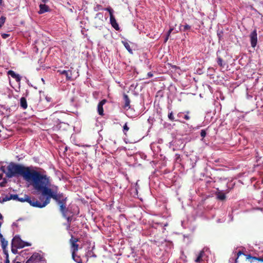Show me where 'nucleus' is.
Instances as JSON below:
<instances>
[{
    "label": "nucleus",
    "instance_id": "obj_1",
    "mask_svg": "<svg viewBox=\"0 0 263 263\" xmlns=\"http://www.w3.org/2000/svg\"><path fill=\"white\" fill-rule=\"evenodd\" d=\"M34 189L38 192H41L42 195L45 196L44 201L41 200V208H44L48 205L51 199H53L59 205L60 211L64 217L68 213L74 214L76 212H72L70 210V207H66L67 197L63 193L59 192V187L55 185H51L50 177L43 174L39 182L35 186Z\"/></svg>",
    "mask_w": 263,
    "mask_h": 263
},
{
    "label": "nucleus",
    "instance_id": "obj_2",
    "mask_svg": "<svg viewBox=\"0 0 263 263\" xmlns=\"http://www.w3.org/2000/svg\"><path fill=\"white\" fill-rule=\"evenodd\" d=\"M43 175V174L38 171L31 170L29 167H26L14 162H10L7 166L6 177L7 178H11L13 177L22 176L27 181H32L34 189Z\"/></svg>",
    "mask_w": 263,
    "mask_h": 263
},
{
    "label": "nucleus",
    "instance_id": "obj_3",
    "mask_svg": "<svg viewBox=\"0 0 263 263\" xmlns=\"http://www.w3.org/2000/svg\"><path fill=\"white\" fill-rule=\"evenodd\" d=\"M18 201L21 202L26 201L29 203L30 205L33 207L41 208V201H38L34 198L31 199L29 196L27 195H25L24 197L20 198L18 197Z\"/></svg>",
    "mask_w": 263,
    "mask_h": 263
},
{
    "label": "nucleus",
    "instance_id": "obj_4",
    "mask_svg": "<svg viewBox=\"0 0 263 263\" xmlns=\"http://www.w3.org/2000/svg\"><path fill=\"white\" fill-rule=\"evenodd\" d=\"M79 241L78 238H74L72 235L71 238L70 239V242L71 243V250L72 251V258L74 259L75 253L78 251L79 248V245L77 243V242Z\"/></svg>",
    "mask_w": 263,
    "mask_h": 263
},
{
    "label": "nucleus",
    "instance_id": "obj_5",
    "mask_svg": "<svg viewBox=\"0 0 263 263\" xmlns=\"http://www.w3.org/2000/svg\"><path fill=\"white\" fill-rule=\"evenodd\" d=\"M12 244L17 248H22L25 246H29L30 245L27 242L23 241L19 236H15L12 240Z\"/></svg>",
    "mask_w": 263,
    "mask_h": 263
},
{
    "label": "nucleus",
    "instance_id": "obj_6",
    "mask_svg": "<svg viewBox=\"0 0 263 263\" xmlns=\"http://www.w3.org/2000/svg\"><path fill=\"white\" fill-rule=\"evenodd\" d=\"M190 112L189 111H186L185 112H180L177 115V117L178 118L176 119V121H178L179 122L184 123L185 122L183 120L184 119L185 120H189L190 119V117L189 116Z\"/></svg>",
    "mask_w": 263,
    "mask_h": 263
},
{
    "label": "nucleus",
    "instance_id": "obj_7",
    "mask_svg": "<svg viewBox=\"0 0 263 263\" xmlns=\"http://www.w3.org/2000/svg\"><path fill=\"white\" fill-rule=\"evenodd\" d=\"M42 257L38 253H34L26 263H40Z\"/></svg>",
    "mask_w": 263,
    "mask_h": 263
},
{
    "label": "nucleus",
    "instance_id": "obj_8",
    "mask_svg": "<svg viewBox=\"0 0 263 263\" xmlns=\"http://www.w3.org/2000/svg\"><path fill=\"white\" fill-rule=\"evenodd\" d=\"M250 43L251 47L255 48L257 43V33L256 29H254L250 34Z\"/></svg>",
    "mask_w": 263,
    "mask_h": 263
},
{
    "label": "nucleus",
    "instance_id": "obj_9",
    "mask_svg": "<svg viewBox=\"0 0 263 263\" xmlns=\"http://www.w3.org/2000/svg\"><path fill=\"white\" fill-rule=\"evenodd\" d=\"M209 249L206 247L203 248L197 255V258L195 260L196 262H200L203 260V258L205 256V252L208 251Z\"/></svg>",
    "mask_w": 263,
    "mask_h": 263
},
{
    "label": "nucleus",
    "instance_id": "obj_10",
    "mask_svg": "<svg viewBox=\"0 0 263 263\" xmlns=\"http://www.w3.org/2000/svg\"><path fill=\"white\" fill-rule=\"evenodd\" d=\"M107 101L106 99H103L98 104L97 106V111L99 115L103 116L104 115V110L103 108V106L106 103Z\"/></svg>",
    "mask_w": 263,
    "mask_h": 263
},
{
    "label": "nucleus",
    "instance_id": "obj_11",
    "mask_svg": "<svg viewBox=\"0 0 263 263\" xmlns=\"http://www.w3.org/2000/svg\"><path fill=\"white\" fill-rule=\"evenodd\" d=\"M7 74L9 76H10L11 77H12L13 79L15 80V81L17 83H20L21 80V76L16 73L14 71L10 70L7 72Z\"/></svg>",
    "mask_w": 263,
    "mask_h": 263
},
{
    "label": "nucleus",
    "instance_id": "obj_12",
    "mask_svg": "<svg viewBox=\"0 0 263 263\" xmlns=\"http://www.w3.org/2000/svg\"><path fill=\"white\" fill-rule=\"evenodd\" d=\"M110 23L111 25V26L117 31H118L120 30V27L119 26L118 24L117 23L115 17V16H111L110 17Z\"/></svg>",
    "mask_w": 263,
    "mask_h": 263
},
{
    "label": "nucleus",
    "instance_id": "obj_13",
    "mask_svg": "<svg viewBox=\"0 0 263 263\" xmlns=\"http://www.w3.org/2000/svg\"><path fill=\"white\" fill-rule=\"evenodd\" d=\"M61 74H64L67 80H71L72 79V72L70 70H59L58 71Z\"/></svg>",
    "mask_w": 263,
    "mask_h": 263
},
{
    "label": "nucleus",
    "instance_id": "obj_14",
    "mask_svg": "<svg viewBox=\"0 0 263 263\" xmlns=\"http://www.w3.org/2000/svg\"><path fill=\"white\" fill-rule=\"evenodd\" d=\"M123 99L124 101V105L123 107L124 109H128L130 108V100L128 97V96L126 94L123 95Z\"/></svg>",
    "mask_w": 263,
    "mask_h": 263
},
{
    "label": "nucleus",
    "instance_id": "obj_15",
    "mask_svg": "<svg viewBox=\"0 0 263 263\" xmlns=\"http://www.w3.org/2000/svg\"><path fill=\"white\" fill-rule=\"evenodd\" d=\"M216 195L218 199L220 200H224L226 197L225 194L222 191H220L217 189V191L216 192Z\"/></svg>",
    "mask_w": 263,
    "mask_h": 263
},
{
    "label": "nucleus",
    "instance_id": "obj_16",
    "mask_svg": "<svg viewBox=\"0 0 263 263\" xmlns=\"http://www.w3.org/2000/svg\"><path fill=\"white\" fill-rule=\"evenodd\" d=\"M39 7L40 11H39V13L40 14H42L46 12H48L50 10L49 7L45 4H40Z\"/></svg>",
    "mask_w": 263,
    "mask_h": 263
},
{
    "label": "nucleus",
    "instance_id": "obj_17",
    "mask_svg": "<svg viewBox=\"0 0 263 263\" xmlns=\"http://www.w3.org/2000/svg\"><path fill=\"white\" fill-rule=\"evenodd\" d=\"M20 106L23 109H25L27 108V102L25 98L22 97L20 99Z\"/></svg>",
    "mask_w": 263,
    "mask_h": 263
},
{
    "label": "nucleus",
    "instance_id": "obj_18",
    "mask_svg": "<svg viewBox=\"0 0 263 263\" xmlns=\"http://www.w3.org/2000/svg\"><path fill=\"white\" fill-rule=\"evenodd\" d=\"M1 245H2V248L3 250V251L5 252V249L6 247L8 246V241L5 239V238H3L2 240H1Z\"/></svg>",
    "mask_w": 263,
    "mask_h": 263
},
{
    "label": "nucleus",
    "instance_id": "obj_19",
    "mask_svg": "<svg viewBox=\"0 0 263 263\" xmlns=\"http://www.w3.org/2000/svg\"><path fill=\"white\" fill-rule=\"evenodd\" d=\"M122 43L123 44V45H124V47H125V48L128 50V51L129 53H133V50L131 49L129 43H127L126 41H122Z\"/></svg>",
    "mask_w": 263,
    "mask_h": 263
},
{
    "label": "nucleus",
    "instance_id": "obj_20",
    "mask_svg": "<svg viewBox=\"0 0 263 263\" xmlns=\"http://www.w3.org/2000/svg\"><path fill=\"white\" fill-rule=\"evenodd\" d=\"M223 31L222 30H218L217 32V35L218 37L219 41L222 40L223 39Z\"/></svg>",
    "mask_w": 263,
    "mask_h": 263
},
{
    "label": "nucleus",
    "instance_id": "obj_21",
    "mask_svg": "<svg viewBox=\"0 0 263 263\" xmlns=\"http://www.w3.org/2000/svg\"><path fill=\"white\" fill-rule=\"evenodd\" d=\"M168 118L171 121H176L173 115V111H171L168 114Z\"/></svg>",
    "mask_w": 263,
    "mask_h": 263
},
{
    "label": "nucleus",
    "instance_id": "obj_22",
    "mask_svg": "<svg viewBox=\"0 0 263 263\" xmlns=\"http://www.w3.org/2000/svg\"><path fill=\"white\" fill-rule=\"evenodd\" d=\"M123 132L124 135H126L127 132L129 130V127L127 126V123H125L123 125Z\"/></svg>",
    "mask_w": 263,
    "mask_h": 263
},
{
    "label": "nucleus",
    "instance_id": "obj_23",
    "mask_svg": "<svg viewBox=\"0 0 263 263\" xmlns=\"http://www.w3.org/2000/svg\"><path fill=\"white\" fill-rule=\"evenodd\" d=\"M6 17L2 16L0 18V28L3 26L6 21Z\"/></svg>",
    "mask_w": 263,
    "mask_h": 263
},
{
    "label": "nucleus",
    "instance_id": "obj_24",
    "mask_svg": "<svg viewBox=\"0 0 263 263\" xmlns=\"http://www.w3.org/2000/svg\"><path fill=\"white\" fill-rule=\"evenodd\" d=\"M104 10L108 11L109 13V16H113L114 10L110 7H108L104 9Z\"/></svg>",
    "mask_w": 263,
    "mask_h": 263
},
{
    "label": "nucleus",
    "instance_id": "obj_25",
    "mask_svg": "<svg viewBox=\"0 0 263 263\" xmlns=\"http://www.w3.org/2000/svg\"><path fill=\"white\" fill-rule=\"evenodd\" d=\"M246 256L247 259H252L251 261V262H253L254 261L256 260L257 257L252 256L250 254L247 255Z\"/></svg>",
    "mask_w": 263,
    "mask_h": 263
},
{
    "label": "nucleus",
    "instance_id": "obj_26",
    "mask_svg": "<svg viewBox=\"0 0 263 263\" xmlns=\"http://www.w3.org/2000/svg\"><path fill=\"white\" fill-rule=\"evenodd\" d=\"M217 63L218 64L221 66V67H223V60L222 59L220 58V57H218L217 58Z\"/></svg>",
    "mask_w": 263,
    "mask_h": 263
},
{
    "label": "nucleus",
    "instance_id": "obj_27",
    "mask_svg": "<svg viewBox=\"0 0 263 263\" xmlns=\"http://www.w3.org/2000/svg\"><path fill=\"white\" fill-rule=\"evenodd\" d=\"M7 182V179L6 178H4L3 179V181L0 182V187L5 186Z\"/></svg>",
    "mask_w": 263,
    "mask_h": 263
},
{
    "label": "nucleus",
    "instance_id": "obj_28",
    "mask_svg": "<svg viewBox=\"0 0 263 263\" xmlns=\"http://www.w3.org/2000/svg\"><path fill=\"white\" fill-rule=\"evenodd\" d=\"M103 17V14L102 13H98L96 15L95 18H99L100 20H101L102 21V18Z\"/></svg>",
    "mask_w": 263,
    "mask_h": 263
},
{
    "label": "nucleus",
    "instance_id": "obj_29",
    "mask_svg": "<svg viewBox=\"0 0 263 263\" xmlns=\"http://www.w3.org/2000/svg\"><path fill=\"white\" fill-rule=\"evenodd\" d=\"M11 200V195L10 196H6V197H4L2 199V202H6L8 200Z\"/></svg>",
    "mask_w": 263,
    "mask_h": 263
},
{
    "label": "nucleus",
    "instance_id": "obj_30",
    "mask_svg": "<svg viewBox=\"0 0 263 263\" xmlns=\"http://www.w3.org/2000/svg\"><path fill=\"white\" fill-rule=\"evenodd\" d=\"M242 254H244L243 253V252L241 251H239L237 253V257L235 259V263H237V260L238 259V257L240 255H242Z\"/></svg>",
    "mask_w": 263,
    "mask_h": 263
},
{
    "label": "nucleus",
    "instance_id": "obj_31",
    "mask_svg": "<svg viewBox=\"0 0 263 263\" xmlns=\"http://www.w3.org/2000/svg\"><path fill=\"white\" fill-rule=\"evenodd\" d=\"M0 170L6 175L7 173V167L6 168L5 166H1L0 167Z\"/></svg>",
    "mask_w": 263,
    "mask_h": 263
},
{
    "label": "nucleus",
    "instance_id": "obj_32",
    "mask_svg": "<svg viewBox=\"0 0 263 263\" xmlns=\"http://www.w3.org/2000/svg\"><path fill=\"white\" fill-rule=\"evenodd\" d=\"M11 199L18 201V196L17 194H11Z\"/></svg>",
    "mask_w": 263,
    "mask_h": 263
},
{
    "label": "nucleus",
    "instance_id": "obj_33",
    "mask_svg": "<svg viewBox=\"0 0 263 263\" xmlns=\"http://www.w3.org/2000/svg\"><path fill=\"white\" fill-rule=\"evenodd\" d=\"M182 27H183V31H184L187 30H190L191 29V26L187 24H186L184 26H182Z\"/></svg>",
    "mask_w": 263,
    "mask_h": 263
},
{
    "label": "nucleus",
    "instance_id": "obj_34",
    "mask_svg": "<svg viewBox=\"0 0 263 263\" xmlns=\"http://www.w3.org/2000/svg\"><path fill=\"white\" fill-rule=\"evenodd\" d=\"M5 255H6V259H5V263H10L9 260V255L8 253L7 252H5Z\"/></svg>",
    "mask_w": 263,
    "mask_h": 263
},
{
    "label": "nucleus",
    "instance_id": "obj_35",
    "mask_svg": "<svg viewBox=\"0 0 263 263\" xmlns=\"http://www.w3.org/2000/svg\"><path fill=\"white\" fill-rule=\"evenodd\" d=\"M100 10H104V9L102 8V6L100 5H98L95 8V11H98Z\"/></svg>",
    "mask_w": 263,
    "mask_h": 263
},
{
    "label": "nucleus",
    "instance_id": "obj_36",
    "mask_svg": "<svg viewBox=\"0 0 263 263\" xmlns=\"http://www.w3.org/2000/svg\"><path fill=\"white\" fill-rule=\"evenodd\" d=\"M200 136H201V137H202V138L205 137V136H206V132H205V130H201V133H200Z\"/></svg>",
    "mask_w": 263,
    "mask_h": 263
},
{
    "label": "nucleus",
    "instance_id": "obj_37",
    "mask_svg": "<svg viewBox=\"0 0 263 263\" xmlns=\"http://www.w3.org/2000/svg\"><path fill=\"white\" fill-rule=\"evenodd\" d=\"M74 261L78 262V261H79V260H81L80 258V256H76V254H75V257H74V259H73Z\"/></svg>",
    "mask_w": 263,
    "mask_h": 263
},
{
    "label": "nucleus",
    "instance_id": "obj_38",
    "mask_svg": "<svg viewBox=\"0 0 263 263\" xmlns=\"http://www.w3.org/2000/svg\"><path fill=\"white\" fill-rule=\"evenodd\" d=\"M3 222V215L0 213V227H1L2 223Z\"/></svg>",
    "mask_w": 263,
    "mask_h": 263
},
{
    "label": "nucleus",
    "instance_id": "obj_39",
    "mask_svg": "<svg viewBox=\"0 0 263 263\" xmlns=\"http://www.w3.org/2000/svg\"><path fill=\"white\" fill-rule=\"evenodd\" d=\"M67 219V221L68 222H70L71 221V220H72V218L70 216H68V217H67V214L66 215V217H65Z\"/></svg>",
    "mask_w": 263,
    "mask_h": 263
},
{
    "label": "nucleus",
    "instance_id": "obj_40",
    "mask_svg": "<svg viewBox=\"0 0 263 263\" xmlns=\"http://www.w3.org/2000/svg\"><path fill=\"white\" fill-rule=\"evenodd\" d=\"M173 30V28H170L169 29V30L168 31L167 33V36H170L171 32H172V31Z\"/></svg>",
    "mask_w": 263,
    "mask_h": 263
},
{
    "label": "nucleus",
    "instance_id": "obj_41",
    "mask_svg": "<svg viewBox=\"0 0 263 263\" xmlns=\"http://www.w3.org/2000/svg\"><path fill=\"white\" fill-rule=\"evenodd\" d=\"M256 260L263 262V257H257Z\"/></svg>",
    "mask_w": 263,
    "mask_h": 263
},
{
    "label": "nucleus",
    "instance_id": "obj_42",
    "mask_svg": "<svg viewBox=\"0 0 263 263\" xmlns=\"http://www.w3.org/2000/svg\"><path fill=\"white\" fill-rule=\"evenodd\" d=\"M153 76V74L151 72H149L147 73V77L148 78L152 77Z\"/></svg>",
    "mask_w": 263,
    "mask_h": 263
},
{
    "label": "nucleus",
    "instance_id": "obj_43",
    "mask_svg": "<svg viewBox=\"0 0 263 263\" xmlns=\"http://www.w3.org/2000/svg\"><path fill=\"white\" fill-rule=\"evenodd\" d=\"M169 36H167V35L166 34V37H165V39L164 40V42H166L167 41V40H168V39L169 38Z\"/></svg>",
    "mask_w": 263,
    "mask_h": 263
},
{
    "label": "nucleus",
    "instance_id": "obj_44",
    "mask_svg": "<svg viewBox=\"0 0 263 263\" xmlns=\"http://www.w3.org/2000/svg\"><path fill=\"white\" fill-rule=\"evenodd\" d=\"M3 174H0V180H2V179H3Z\"/></svg>",
    "mask_w": 263,
    "mask_h": 263
},
{
    "label": "nucleus",
    "instance_id": "obj_45",
    "mask_svg": "<svg viewBox=\"0 0 263 263\" xmlns=\"http://www.w3.org/2000/svg\"><path fill=\"white\" fill-rule=\"evenodd\" d=\"M8 36V34H4V35H3L4 38H6Z\"/></svg>",
    "mask_w": 263,
    "mask_h": 263
},
{
    "label": "nucleus",
    "instance_id": "obj_46",
    "mask_svg": "<svg viewBox=\"0 0 263 263\" xmlns=\"http://www.w3.org/2000/svg\"><path fill=\"white\" fill-rule=\"evenodd\" d=\"M12 226L17 227L16 222H13Z\"/></svg>",
    "mask_w": 263,
    "mask_h": 263
},
{
    "label": "nucleus",
    "instance_id": "obj_47",
    "mask_svg": "<svg viewBox=\"0 0 263 263\" xmlns=\"http://www.w3.org/2000/svg\"><path fill=\"white\" fill-rule=\"evenodd\" d=\"M46 99L47 101H48V102H49L50 101V99H51L50 98H47V97H46Z\"/></svg>",
    "mask_w": 263,
    "mask_h": 263
},
{
    "label": "nucleus",
    "instance_id": "obj_48",
    "mask_svg": "<svg viewBox=\"0 0 263 263\" xmlns=\"http://www.w3.org/2000/svg\"><path fill=\"white\" fill-rule=\"evenodd\" d=\"M42 1L44 3H46V2H47L48 1V0H42Z\"/></svg>",
    "mask_w": 263,
    "mask_h": 263
},
{
    "label": "nucleus",
    "instance_id": "obj_49",
    "mask_svg": "<svg viewBox=\"0 0 263 263\" xmlns=\"http://www.w3.org/2000/svg\"><path fill=\"white\" fill-rule=\"evenodd\" d=\"M3 0H0V6L2 5Z\"/></svg>",
    "mask_w": 263,
    "mask_h": 263
},
{
    "label": "nucleus",
    "instance_id": "obj_50",
    "mask_svg": "<svg viewBox=\"0 0 263 263\" xmlns=\"http://www.w3.org/2000/svg\"><path fill=\"white\" fill-rule=\"evenodd\" d=\"M77 263H82V261L81 260H79V261H78Z\"/></svg>",
    "mask_w": 263,
    "mask_h": 263
},
{
    "label": "nucleus",
    "instance_id": "obj_51",
    "mask_svg": "<svg viewBox=\"0 0 263 263\" xmlns=\"http://www.w3.org/2000/svg\"><path fill=\"white\" fill-rule=\"evenodd\" d=\"M0 203H3L4 202H2V200H0Z\"/></svg>",
    "mask_w": 263,
    "mask_h": 263
},
{
    "label": "nucleus",
    "instance_id": "obj_52",
    "mask_svg": "<svg viewBox=\"0 0 263 263\" xmlns=\"http://www.w3.org/2000/svg\"><path fill=\"white\" fill-rule=\"evenodd\" d=\"M13 263H21V262H20L18 261H16V262L14 261V262H13Z\"/></svg>",
    "mask_w": 263,
    "mask_h": 263
},
{
    "label": "nucleus",
    "instance_id": "obj_53",
    "mask_svg": "<svg viewBox=\"0 0 263 263\" xmlns=\"http://www.w3.org/2000/svg\"><path fill=\"white\" fill-rule=\"evenodd\" d=\"M22 219V218H20V219H18V221L21 220Z\"/></svg>",
    "mask_w": 263,
    "mask_h": 263
},
{
    "label": "nucleus",
    "instance_id": "obj_54",
    "mask_svg": "<svg viewBox=\"0 0 263 263\" xmlns=\"http://www.w3.org/2000/svg\"><path fill=\"white\" fill-rule=\"evenodd\" d=\"M12 251L13 253H14V250L13 249L12 250Z\"/></svg>",
    "mask_w": 263,
    "mask_h": 263
}]
</instances>
